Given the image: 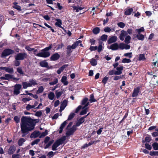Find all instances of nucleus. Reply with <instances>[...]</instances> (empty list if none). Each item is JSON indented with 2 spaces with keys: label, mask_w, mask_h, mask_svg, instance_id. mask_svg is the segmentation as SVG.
Instances as JSON below:
<instances>
[{
  "label": "nucleus",
  "mask_w": 158,
  "mask_h": 158,
  "mask_svg": "<svg viewBox=\"0 0 158 158\" xmlns=\"http://www.w3.org/2000/svg\"><path fill=\"white\" fill-rule=\"evenodd\" d=\"M60 55L58 53H56L52 55L50 57V60L53 61H55L59 59Z\"/></svg>",
  "instance_id": "nucleus-12"
},
{
  "label": "nucleus",
  "mask_w": 158,
  "mask_h": 158,
  "mask_svg": "<svg viewBox=\"0 0 158 158\" xmlns=\"http://www.w3.org/2000/svg\"><path fill=\"white\" fill-rule=\"evenodd\" d=\"M65 140V137H64L56 141L52 146V150L54 151L56 150L57 149V148L60 145L62 144Z\"/></svg>",
  "instance_id": "nucleus-2"
},
{
  "label": "nucleus",
  "mask_w": 158,
  "mask_h": 158,
  "mask_svg": "<svg viewBox=\"0 0 158 158\" xmlns=\"http://www.w3.org/2000/svg\"><path fill=\"white\" fill-rule=\"evenodd\" d=\"M152 147L155 150H158V144L157 143H154L152 144Z\"/></svg>",
  "instance_id": "nucleus-51"
},
{
  "label": "nucleus",
  "mask_w": 158,
  "mask_h": 158,
  "mask_svg": "<svg viewBox=\"0 0 158 158\" xmlns=\"http://www.w3.org/2000/svg\"><path fill=\"white\" fill-rule=\"evenodd\" d=\"M39 135L40 132L39 131H35L31 134L30 137L31 138H35L38 137Z\"/></svg>",
  "instance_id": "nucleus-22"
},
{
  "label": "nucleus",
  "mask_w": 158,
  "mask_h": 158,
  "mask_svg": "<svg viewBox=\"0 0 158 158\" xmlns=\"http://www.w3.org/2000/svg\"><path fill=\"white\" fill-rule=\"evenodd\" d=\"M123 66H121L116 68V70L117 71H116V72L121 73H119V74H118V75H120L122 73V71L123 70Z\"/></svg>",
  "instance_id": "nucleus-29"
},
{
  "label": "nucleus",
  "mask_w": 158,
  "mask_h": 158,
  "mask_svg": "<svg viewBox=\"0 0 158 158\" xmlns=\"http://www.w3.org/2000/svg\"><path fill=\"white\" fill-rule=\"evenodd\" d=\"M136 37L139 40H143L144 38V36L142 34H138Z\"/></svg>",
  "instance_id": "nucleus-33"
},
{
  "label": "nucleus",
  "mask_w": 158,
  "mask_h": 158,
  "mask_svg": "<svg viewBox=\"0 0 158 158\" xmlns=\"http://www.w3.org/2000/svg\"><path fill=\"white\" fill-rule=\"evenodd\" d=\"M14 119L16 123H18L20 121V118L18 116H15L14 118Z\"/></svg>",
  "instance_id": "nucleus-63"
},
{
  "label": "nucleus",
  "mask_w": 158,
  "mask_h": 158,
  "mask_svg": "<svg viewBox=\"0 0 158 158\" xmlns=\"http://www.w3.org/2000/svg\"><path fill=\"white\" fill-rule=\"evenodd\" d=\"M48 134L47 131H46L42 133L41 135L40 136V138H42L46 135Z\"/></svg>",
  "instance_id": "nucleus-60"
},
{
  "label": "nucleus",
  "mask_w": 158,
  "mask_h": 158,
  "mask_svg": "<svg viewBox=\"0 0 158 158\" xmlns=\"http://www.w3.org/2000/svg\"><path fill=\"white\" fill-rule=\"evenodd\" d=\"M131 39V37L129 35L125 37V40H124L125 43L127 44H128L130 42V40Z\"/></svg>",
  "instance_id": "nucleus-32"
},
{
  "label": "nucleus",
  "mask_w": 158,
  "mask_h": 158,
  "mask_svg": "<svg viewBox=\"0 0 158 158\" xmlns=\"http://www.w3.org/2000/svg\"><path fill=\"white\" fill-rule=\"evenodd\" d=\"M145 58L144 54H140L139 55V60H145Z\"/></svg>",
  "instance_id": "nucleus-46"
},
{
  "label": "nucleus",
  "mask_w": 158,
  "mask_h": 158,
  "mask_svg": "<svg viewBox=\"0 0 158 158\" xmlns=\"http://www.w3.org/2000/svg\"><path fill=\"white\" fill-rule=\"evenodd\" d=\"M40 141V139H37L34 140L31 143V145L33 146L35 144H37Z\"/></svg>",
  "instance_id": "nucleus-41"
},
{
  "label": "nucleus",
  "mask_w": 158,
  "mask_h": 158,
  "mask_svg": "<svg viewBox=\"0 0 158 158\" xmlns=\"http://www.w3.org/2000/svg\"><path fill=\"white\" fill-rule=\"evenodd\" d=\"M22 84L23 87L24 89H27L28 87L27 85V82H22Z\"/></svg>",
  "instance_id": "nucleus-57"
},
{
  "label": "nucleus",
  "mask_w": 158,
  "mask_h": 158,
  "mask_svg": "<svg viewBox=\"0 0 158 158\" xmlns=\"http://www.w3.org/2000/svg\"><path fill=\"white\" fill-rule=\"evenodd\" d=\"M26 49L29 51H34V52H35L37 51V50H35L34 48H31L29 46H26L25 47Z\"/></svg>",
  "instance_id": "nucleus-49"
},
{
  "label": "nucleus",
  "mask_w": 158,
  "mask_h": 158,
  "mask_svg": "<svg viewBox=\"0 0 158 158\" xmlns=\"http://www.w3.org/2000/svg\"><path fill=\"white\" fill-rule=\"evenodd\" d=\"M119 48L122 50L124 49L126 50L129 49L130 48V45L122 43L118 45V48Z\"/></svg>",
  "instance_id": "nucleus-8"
},
{
  "label": "nucleus",
  "mask_w": 158,
  "mask_h": 158,
  "mask_svg": "<svg viewBox=\"0 0 158 158\" xmlns=\"http://www.w3.org/2000/svg\"><path fill=\"white\" fill-rule=\"evenodd\" d=\"M27 56L26 53H19L15 56V58L16 60H22L26 58Z\"/></svg>",
  "instance_id": "nucleus-4"
},
{
  "label": "nucleus",
  "mask_w": 158,
  "mask_h": 158,
  "mask_svg": "<svg viewBox=\"0 0 158 158\" xmlns=\"http://www.w3.org/2000/svg\"><path fill=\"white\" fill-rule=\"evenodd\" d=\"M6 80H10L12 79V75H11L9 74H5V75Z\"/></svg>",
  "instance_id": "nucleus-40"
},
{
  "label": "nucleus",
  "mask_w": 158,
  "mask_h": 158,
  "mask_svg": "<svg viewBox=\"0 0 158 158\" xmlns=\"http://www.w3.org/2000/svg\"><path fill=\"white\" fill-rule=\"evenodd\" d=\"M108 36L106 35H103L101 37V40L102 41H106L107 40Z\"/></svg>",
  "instance_id": "nucleus-39"
},
{
  "label": "nucleus",
  "mask_w": 158,
  "mask_h": 158,
  "mask_svg": "<svg viewBox=\"0 0 158 158\" xmlns=\"http://www.w3.org/2000/svg\"><path fill=\"white\" fill-rule=\"evenodd\" d=\"M144 29L143 27H141L139 29H136L135 30V31L138 34H140V33L144 31Z\"/></svg>",
  "instance_id": "nucleus-36"
},
{
  "label": "nucleus",
  "mask_w": 158,
  "mask_h": 158,
  "mask_svg": "<svg viewBox=\"0 0 158 158\" xmlns=\"http://www.w3.org/2000/svg\"><path fill=\"white\" fill-rule=\"evenodd\" d=\"M72 7L73 8V10H75L77 12H78L79 10H81L83 9V8L80 7L79 6H73Z\"/></svg>",
  "instance_id": "nucleus-28"
},
{
  "label": "nucleus",
  "mask_w": 158,
  "mask_h": 158,
  "mask_svg": "<svg viewBox=\"0 0 158 158\" xmlns=\"http://www.w3.org/2000/svg\"><path fill=\"white\" fill-rule=\"evenodd\" d=\"M37 83L35 81L33 80H30L29 81V82H27V85L28 87H31L32 85H37Z\"/></svg>",
  "instance_id": "nucleus-16"
},
{
  "label": "nucleus",
  "mask_w": 158,
  "mask_h": 158,
  "mask_svg": "<svg viewBox=\"0 0 158 158\" xmlns=\"http://www.w3.org/2000/svg\"><path fill=\"white\" fill-rule=\"evenodd\" d=\"M121 73H118V72H116L114 70H112L109 71L108 73V74L110 75H112L113 74H114L115 75H117L118 74H119Z\"/></svg>",
  "instance_id": "nucleus-27"
},
{
  "label": "nucleus",
  "mask_w": 158,
  "mask_h": 158,
  "mask_svg": "<svg viewBox=\"0 0 158 158\" xmlns=\"http://www.w3.org/2000/svg\"><path fill=\"white\" fill-rule=\"evenodd\" d=\"M133 11V9L132 8L127 9L125 10V15H130Z\"/></svg>",
  "instance_id": "nucleus-25"
},
{
  "label": "nucleus",
  "mask_w": 158,
  "mask_h": 158,
  "mask_svg": "<svg viewBox=\"0 0 158 158\" xmlns=\"http://www.w3.org/2000/svg\"><path fill=\"white\" fill-rule=\"evenodd\" d=\"M67 101L66 100H64L61 103L60 109L59 110L60 112H61L64 109L67 105Z\"/></svg>",
  "instance_id": "nucleus-10"
},
{
  "label": "nucleus",
  "mask_w": 158,
  "mask_h": 158,
  "mask_svg": "<svg viewBox=\"0 0 158 158\" xmlns=\"http://www.w3.org/2000/svg\"><path fill=\"white\" fill-rule=\"evenodd\" d=\"M108 79V78L107 77H105L103 79L102 82L104 84H106L107 81Z\"/></svg>",
  "instance_id": "nucleus-62"
},
{
  "label": "nucleus",
  "mask_w": 158,
  "mask_h": 158,
  "mask_svg": "<svg viewBox=\"0 0 158 158\" xmlns=\"http://www.w3.org/2000/svg\"><path fill=\"white\" fill-rule=\"evenodd\" d=\"M44 90V88L42 86H40L38 88V89L36 92L37 94H39L42 93Z\"/></svg>",
  "instance_id": "nucleus-35"
},
{
  "label": "nucleus",
  "mask_w": 158,
  "mask_h": 158,
  "mask_svg": "<svg viewBox=\"0 0 158 158\" xmlns=\"http://www.w3.org/2000/svg\"><path fill=\"white\" fill-rule=\"evenodd\" d=\"M14 90L13 93L14 95H17L20 93V90L22 87V85L20 84H16L14 86Z\"/></svg>",
  "instance_id": "nucleus-5"
},
{
  "label": "nucleus",
  "mask_w": 158,
  "mask_h": 158,
  "mask_svg": "<svg viewBox=\"0 0 158 158\" xmlns=\"http://www.w3.org/2000/svg\"><path fill=\"white\" fill-rule=\"evenodd\" d=\"M6 71L10 73H14L13 68L10 67H6Z\"/></svg>",
  "instance_id": "nucleus-26"
},
{
  "label": "nucleus",
  "mask_w": 158,
  "mask_h": 158,
  "mask_svg": "<svg viewBox=\"0 0 158 158\" xmlns=\"http://www.w3.org/2000/svg\"><path fill=\"white\" fill-rule=\"evenodd\" d=\"M67 77L65 76H63L61 79V82L64 83V85H67L68 84V82L66 81Z\"/></svg>",
  "instance_id": "nucleus-30"
},
{
  "label": "nucleus",
  "mask_w": 158,
  "mask_h": 158,
  "mask_svg": "<svg viewBox=\"0 0 158 158\" xmlns=\"http://www.w3.org/2000/svg\"><path fill=\"white\" fill-rule=\"evenodd\" d=\"M88 100V98H85L82 100L81 103L82 105H84L86 103L85 106L83 108H85L89 105V102H87Z\"/></svg>",
  "instance_id": "nucleus-21"
},
{
  "label": "nucleus",
  "mask_w": 158,
  "mask_h": 158,
  "mask_svg": "<svg viewBox=\"0 0 158 158\" xmlns=\"http://www.w3.org/2000/svg\"><path fill=\"white\" fill-rule=\"evenodd\" d=\"M63 93V92L62 91H58L57 90H56L55 92V94L57 98H59Z\"/></svg>",
  "instance_id": "nucleus-31"
},
{
  "label": "nucleus",
  "mask_w": 158,
  "mask_h": 158,
  "mask_svg": "<svg viewBox=\"0 0 158 158\" xmlns=\"http://www.w3.org/2000/svg\"><path fill=\"white\" fill-rule=\"evenodd\" d=\"M17 71L18 73L21 75H24V73L21 67H19L17 69Z\"/></svg>",
  "instance_id": "nucleus-42"
},
{
  "label": "nucleus",
  "mask_w": 158,
  "mask_h": 158,
  "mask_svg": "<svg viewBox=\"0 0 158 158\" xmlns=\"http://www.w3.org/2000/svg\"><path fill=\"white\" fill-rule=\"evenodd\" d=\"M76 129L77 128L75 127V125H73L71 128L67 129V131L66 134V136H69L73 134Z\"/></svg>",
  "instance_id": "nucleus-6"
},
{
  "label": "nucleus",
  "mask_w": 158,
  "mask_h": 158,
  "mask_svg": "<svg viewBox=\"0 0 158 158\" xmlns=\"http://www.w3.org/2000/svg\"><path fill=\"white\" fill-rule=\"evenodd\" d=\"M103 46L104 45H101V44L99 45L98 47L97 48L98 51V52H100L102 50L103 48Z\"/></svg>",
  "instance_id": "nucleus-53"
},
{
  "label": "nucleus",
  "mask_w": 158,
  "mask_h": 158,
  "mask_svg": "<svg viewBox=\"0 0 158 158\" xmlns=\"http://www.w3.org/2000/svg\"><path fill=\"white\" fill-rule=\"evenodd\" d=\"M56 20L57 21L55 23V25L61 28L62 29L64 30V28L61 26V25L62 24L61 20L59 19H56Z\"/></svg>",
  "instance_id": "nucleus-20"
},
{
  "label": "nucleus",
  "mask_w": 158,
  "mask_h": 158,
  "mask_svg": "<svg viewBox=\"0 0 158 158\" xmlns=\"http://www.w3.org/2000/svg\"><path fill=\"white\" fill-rule=\"evenodd\" d=\"M90 63L93 66H95L97 64V61L94 59H92L90 61Z\"/></svg>",
  "instance_id": "nucleus-55"
},
{
  "label": "nucleus",
  "mask_w": 158,
  "mask_h": 158,
  "mask_svg": "<svg viewBox=\"0 0 158 158\" xmlns=\"http://www.w3.org/2000/svg\"><path fill=\"white\" fill-rule=\"evenodd\" d=\"M128 35H129L128 34L127 31L122 30L121 31V33L119 35V39L123 41L124 40V38H125V37Z\"/></svg>",
  "instance_id": "nucleus-7"
},
{
  "label": "nucleus",
  "mask_w": 158,
  "mask_h": 158,
  "mask_svg": "<svg viewBox=\"0 0 158 158\" xmlns=\"http://www.w3.org/2000/svg\"><path fill=\"white\" fill-rule=\"evenodd\" d=\"M50 55V53L47 51H44L43 49L41 50V52L37 53L36 56L46 58L49 57Z\"/></svg>",
  "instance_id": "nucleus-3"
},
{
  "label": "nucleus",
  "mask_w": 158,
  "mask_h": 158,
  "mask_svg": "<svg viewBox=\"0 0 158 158\" xmlns=\"http://www.w3.org/2000/svg\"><path fill=\"white\" fill-rule=\"evenodd\" d=\"M89 101L90 102H95L97 101L96 100L94 99V96L93 94H91L90 95Z\"/></svg>",
  "instance_id": "nucleus-37"
},
{
  "label": "nucleus",
  "mask_w": 158,
  "mask_h": 158,
  "mask_svg": "<svg viewBox=\"0 0 158 158\" xmlns=\"http://www.w3.org/2000/svg\"><path fill=\"white\" fill-rule=\"evenodd\" d=\"M131 61L130 59L123 58L122 60V62L123 63H129L131 62Z\"/></svg>",
  "instance_id": "nucleus-44"
},
{
  "label": "nucleus",
  "mask_w": 158,
  "mask_h": 158,
  "mask_svg": "<svg viewBox=\"0 0 158 158\" xmlns=\"http://www.w3.org/2000/svg\"><path fill=\"white\" fill-rule=\"evenodd\" d=\"M156 77V75L153 76V77L152 78L150 81L151 84L153 85H156L157 84H158V81L157 80L156 81L155 79V77Z\"/></svg>",
  "instance_id": "nucleus-24"
},
{
  "label": "nucleus",
  "mask_w": 158,
  "mask_h": 158,
  "mask_svg": "<svg viewBox=\"0 0 158 158\" xmlns=\"http://www.w3.org/2000/svg\"><path fill=\"white\" fill-rule=\"evenodd\" d=\"M139 92V88L137 87L136 88H135L132 95V96L133 97H136L138 95Z\"/></svg>",
  "instance_id": "nucleus-15"
},
{
  "label": "nucleus",
  "mask_w": 158,
  "mask_h": 158,
  "mask_svg": "<svg viewBox=\"0 0 158 158\" xmlns=\"http://www.w3.org/2000/svg\"><path fill=\"white\" fill-rule=\"evenodd\" d=\"M109 48L113 50H117L118 49V45L117 43L113 44L110 46Z\"/></svg>",
  "instance_id": "nucleus-14"
},
{
  "label": "nucleus",
  "mask_w": 158,
  "mask_h": 158,
  "mask_svg": "<svg viewBox=\"0 0 158 158\" xmlns=\"http://www.w3.org/2000/svg\"><path fill=\"white\" fill-rule=\"evenodd\" d=\"M14 51L9 49H7L5 50L2 52V55L4 56H7L11 54L14 53Z\"/></svg>",
  "instance_id": "nucleus-9"
},
{
  "label": "nucleus",
  "mask_w": 158,
  "mask_h": 158,
  "mask_svg": "<svg viewBox=\"0 0 158 158\" xmlns=\"http://www.w3.org/2000/svg\"><path fill=\"white\" fill-rule=\"evenodd\" d=\"M50 79H51L52 80V81L49 83V85H54L56 84L58 82V79L56 78H55L52 79V78H51Z\"/></svg>",
  "instance_id": "nucleus-19"
},
{
  "label": "nucleus",
  "mask_w": 158,
  "mask_h": 158,
  "mask_svg": "<svg viewBox=\"0 0 158 158\" xmlns=\"http://www.w3.org/2000/svg\"><path fill=\"white\" fill-rule=\"evenodd\" d=\"M118 25L120 27L123 28L125 27V24L124 23L120 22L118 23Z\"/></svg>",
  "instance_id": "nucleus-56"
},
{
  "label": "nucleus",
  "mask_w": 158,
  "mask_h": 158,
  "mask_svg": "<svg viewBox=\"0 0 158 158\" xmlns=\"http://www.w3.org/2000/svg\"><path fill=\"white\" fill-rule=\"evenodd\" d=\"M123 76V75L120 76H115L114 77V80L115 81H117L121 79H122Z\"/></svg>",
  "instance_id": "nucleus-61"
},
{
  "label": "nucleus",
  "mask_w": 158,
  "mask_h": 158,
  "mask_svg": "<svg viewBox=\"0 0 158 158\" xmlns=\"http://www.w3.org/2000/svg\"><path fill=\"white\" fill-rule=\"evenodd\" d=\"M54 140H52L49 142L44 147L45 149L48 148L51 144L53 143Z\"/></svg>",
  "instance_id": "nucleus-48"
},
{
  "label": "nucleus",
  "mask_w": 158,
  "mask_h": 158,
  "mask_svg": "<svg viewBox=\"0 0 158 158\" xmlns=\"http://www.w3.org/2000/svg\"><path fill=\"white\" fill-rule=\"evenodd\" d=\"M40 64L41 66L43 67H46L48 69L51 68V67H49L48 66V63L45 60L40 62Z\"/></svg>",
  "instance_id": "nucleus-11"
},
{
  "label": "nucleus",
  "mask_w": 158,
  "mask_h": 158,
  "mask_svg": "<svg viewBox=\"0 0 158 158\" xmlns=\"http://www.w3.org/2000/svg\"><path fill=\"white\" fill-rule=\"evenodd\" d=\"M31 99L30 97L27 98H24L22 99V101L24 103H26L27 101H28L31 100Z\"/></svg>",
  "instance_id": "nucleus-59"
},
{
  "label": "nucleus",
  "mask_w": 158,
  "mask_h": 158,
  "mask_svg": "<svg viewBox=\"0 0 158 158\" xmlns=\"http://www.w3.org/2000/svg\"><path fill=\"white\" fill-rule=\"evenodd\" d=\"M66 49H67V53H69L72 52V48L70 45H68Z\"/></svg>",
  "instance_id": "nucleus-43"
},
{
  "label": "nucleus",
  "mask_w": 158,
  "mask_h": 158,
  "mask_svg": "<svg viewBox=\"0 0 158 158\" xmlns=\"http://www.w3.org/2000/svg\"><path fill=\"white\" fill-rule=\"evenodd\" d=\"M150 155L151 156H158V152L151 151L150 153Z\"/></svg>",
  "instance_id": "nucleus-52"
},
{
  "label": "nucleus",
  "mask_w": 158,
  "mask_h": 158,
  "mask_svg": "<svg viewBox=\"0 0 158 158\" xmlns=\"http://www.w3.org/2000/svg\"><path fill=\"white\" fill-rule=\"evenodd\" d=\"M48 98L50 100H53L55 98L54 93L52 92H50L48 94Z\"/></svg>",
  "instance_id": "nucleus-17"
},
{
  "label": "nucleus",
  "mask_w": 158,
  "mask_h": 158,
  "mask_svg": "<svg viewBox=\"0 0 158 158\" xmlns=\"http://www.w3.org/2000/svg\"><path fill=\"white\" fill-rule=\"evenodd\" d=\"M75 114L74 113H71L69 115L68 119V120H71L75 116Z\"/></svg>",
  "instance_id": "nucleus-45"
},
{
  "label": "nucleus",
  "mask_w": 158,
  "mask_h": 158,
  "mask_svg": "<svg viewBox=\"0 0 158 158\" xmlns=\"http://www.w3.org/2000/svg\"><path fill=\"white\" fill-rule=\"evenodd\" d=\"M35 106L31 105L28 104L26 107V109L27 110H29L31 108H35Z\"/></svg>",
  "instance_id": "nucleus-47"
},
{
  "label": "nucleus",
  "mask_w": 158,
  "mask_h": 158,
  "mask_svg": "<svg viewBox=\"0 0 158 158\" xmlns=\"http://www.w3.org/2000/svg\"><path fill=\"white\" fill-rule=\"evenodd\" d=\"M25 140L23 138H21L19 139L18 141V144L19 146H21L22 145L23 143L25 142Z\"/></svg>",
  "instance_id": "nucleus-34"
},
{
  "label": "nucleus",
  "mask_w": 158,
  "mask_h": 158,
  "mask_svg": "<svg viewBox=\"0 0 158 158\" xmlns=\"http://www.w3.org/2000/svg\"><path fill=\"white\" fill-rule=\"evenodd\" d=\"M86 118V117H83L81 118L78 121L80 123H82L84 122V118Z\"/></svg>",
  "instance_id": "nucleus-64"
},
{
  "label": "nucleus",
  "mask_w": 158,
  "mask_h": 158,
  "mask_svg": "<svg viewBox=\"0 0 158 158\" xmlns=\"http://www.w3.org/2000/svg\"><path fill=\"white\" fill-rule=\"evenodd\" d=\"M67 124V120H66L64 121L63 123L61 124L59 129V132L60 133H61L62 132L63 128Z\"/></svg>",
  "instance_id": "nucleus-18"
},
{
  "label": "nucleus",
  "mask_w": 158,
  "mask_h": 158,
  "mask_svg": "<svg viewBox=\"0 0 158 158\" xmlns=\"http://www.w3.org/2000/svg\"><path fill=\"white\" fill-rule=\"evenodd\" d=\"M17 4L16 2H15L14 3V6H13V8L18 10H20L21 9L20 7L17 5Z\"/></svg>",
  "instance_id": "nucleus-58"
},
{
  "label": "nucleus",
  "mask_w": 158,
  "mask_h": 158,
  "mask_svg": "<svg viewBox=\"0 0 158 158\" xmlns=\"http://www.w3.org/2000/svg\"><path fill=\"white\" fill-rule=\"evenodd\" d=\"M132 52H128L125 53L123 56L126 57H128L129 58H131L132 57Z\"/></svg>",
  "instance_id": "nucleus-54"
},
{
  "label": "nucleus",
  "mask_w": 158,
  "mask_h": 158,
  "mask_svg": "<svg viewBox=\"0 0 158 158\" xmlns=\"http://www.w3.org/2000/svg\"><path fill=\"white\" fill-rule=\"evenodd\" d=\"M16 150L15 147L14 146H11L8 151V153L9 154H13Z\"/></svg>",
  "instance_id": "nucleus-23"
},
{
  "label": "nucleus",
  "mask_w": 158,
  "mask_h": 158,
  "mask_svg": "<svg viewBox=\"0 0 158 158\" xmlns=\"http://www.w3.org/2000/svg\"><path fill=\"white\" fill-rule=\"evenodd\" d=\"M100 29L98 27H96L94 28L93 30V32L95 34H97L99 32Z\"/></svg>",
  "instance_id": "nucleus-38"
},
{
  "label": "nucleus",
  "mask_w": 158,
  "mask_h": 158,
  "mask_svg": "<svg viewBox=\"0 0 158 158\" xmlns=\"http://www.w3.org/2000/svg\"><path fill=\"white\" fill-rule=\"evenodd\" d=\"M117 40V38L116 36H114L110 37L108 40V44H111L115 42Z\"/></svg>",
  "instance_id": "nucleus-13"
},
{
  "label": "nucleus",
  "mask_w": 158,
  "mask_h": 158,
  "mask_svg": "<svg viewBox=\"0 0 158 158\" xmlns=\"http://www.w3.org/2000/svg\"><path fill=\"white\" fill-rule=\"evenodd\" d=\"M21 131L23 133L22 136L23 137L29 131L33 130L35 124L33 120L30 117L23 116L21 119Z\"/></svg>",
  "instance_id": "nucleus-1"
},
{
  "label": "nucleus",
  "mask_w": 158,
  "mask_h": 158,
  "mask_svg": "<svg viewBox=\"0 0 158 158\" xmlns=\"http://www.w3.org/2000/svg\"><path fill=\"white\" fill-rule=\"evenodd\" d=\"M104 31L106 32H110V31H114V30L112 31V29L110 28L109 27H106L104 29Z\"/></svg>",
  "instance_id": "nucleus-50"
}]
</instances>
